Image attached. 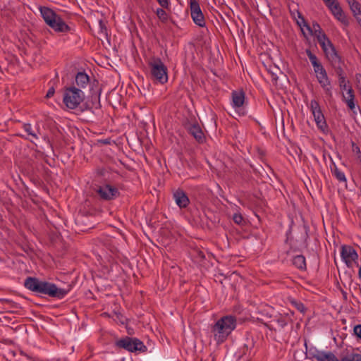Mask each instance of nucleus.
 <instances>
[{
	"label": "nucleus",
	"instance_id": "nucleus-3",
	"mask_svg": "<svg viewBox=\"0 0 361 361\" xmlns=\"http://www.w3.org/2000/svg\"><path fill=\"white\" fill-rule=\"evenodd\" d=\"M40 13L44 22L55 32H67L70 30V27L64 20L52 9L41 6L39 8Z\"/></svg>",
	"mask_w": 361,
	"mask_h": 361
},
{
	"label": "nucleus",
	"instance_id": "nucleus-29",
	"mask_svg": "<svg viewBox=\"0 0 361 361\" xmlns=\"http://www.w3.org/2000/svg\"><path fill=\"white\" fill-rule=\"evenodd\" d=\"M156 13L161 22L167 21L168 16H167L166 11L163 8H157Z\"/></svg>",
	"mask_w": 361,
	"mask_h": 361
},
{
	"label": "nucleus",
	"instance_id": "nucleus-21",
	"mask_svg": "<svg viewBox=\"0 0 361 361\" xmlns=\"http://www.w3.org/2000/svg\"><path fill=\"white\" fill-rule=\"evenodd\" d=\"M330 62L334 68L336 74L338 75V78H340V77H345L343 70L341 66V58L338 56V61L336 60V62H334V61H330Z\"/></svg>",
	"mask_w": 361,
	"mask_h": 361
},
{
	"label": "nucleus",
	"instance_id": "nucleus-39",
	"mask_svg": "<svg viewBox=\"0 0 361 361\" xmlns=\"http://www.w3.org/2000/svg\"><path fill=\"white\" fill-rule=\"evenodd\" d=\"M54 92H55L54 88L53 87H50L47 92L46 97L47 98L51 97L54 94Z\"/></svg>",
	"mask_w": 361,
	"mask_h": 361
},
{
	"label": "nucleus",
	"instance_id": "nucleus-8",
	"mask_svg": "<svg viewBox=\"0 0 361 361\" xmlns=\"http://www.w3.org/2000/svg\"><path fill=\"white\" fill-rule=\"evenodd\" d=\"M310 108L318 128L325 132L327 129V124L319 103L316 100H312L310 102Z\"/></svg>",
	"mask_w": 361,
	"mask_h": 361
},
{
	"label": "nucleus",
	"instance_id": "nucleus-42",
	"mask_svg": "<svg viewBox=\"0 0 361 361\" xmlns=\"http://www.w3.org/2000/svg\"><path fill=\"white\" fill-rule=\"evenodd\" d=\"M0 300L2 302H6V303H13L12 301H11L10 300L8 299H0Z\"/></svg>",
	"mask_w": 361,
	"mask_h": 361
},
{
	"label": "nucleus",
	"instance_id": "nucleus-13",
	"mask_svg": "<svg viewBox=\"0 0 361 361\" xmlns=\"http://www.w3.org/2000/svg\"><path fill=\"white\" fill-rule=\"evenodd\" d=\"M189 133L199 143H203L205 141V135L197 123L190 125L188 128Z\"/></svg>",
	"mask_w": 361,
	"mask_h": 361
},
{
	"label": "nucleus",
	"instance_id": "nucleus-20",
	"mask_svg": "<svg viewBox=\"0 0 361 361\" xmlns=\"http://www.w3.org/2000/svg\"><path fill=\"white\" fill-rule=\"evenodd\" d=\"M293 264L299 269H306V262L305 257L302 255L295 256L292 260Z\"/></svg>",
	"mask_w": 361,
	"mask_h": 361
},
{
	"label": "nucleus",
	"instance_id": "nucleus-9",
	"mask_svg": "<svg viewBox=\"0 0 361 361\" xmlns=\"http://www.w3.org/2000/svg\"><path fill=\"white\" fill-rule=\"evenodd\" d=\"M341 255L342 259L348 267H352L353 263L358 266L357 262V260L358 259V255L356 250L352 246L343 245L341 247Z\"/></svg>",
	"mask_w": 361,
	"mask_h": 361
},
{
	"label": "nucleus",
	"instance_id": "nucleus-10",
	"mask_svg": "<svg viewBox=\"0 0 361 361\" xmlns=\"http://www.w3.org/2000/svg\"><path fill=\"white\" fill-rule=\"evenodd\" d=\"M190 14L193 22L199 27L205 26V20L197 0H190Z\"/></svg>",
	"mask_w": 361,
	"mask_h": 361
},
{
	"label": "nucleus",
	"instance_id": "nucleus-49",
	"mask_svg": "<svg viewBox=\"0 0 361 361\" xmlns=\"http://www.w3.org/2000/svg\"><path fill=\"white\" fill-rule=\"evenodd\" d=\"M360 94L361 95V87H360Z\"/></svg>",
	"mask_w": 361,
	"mask_h": 361
},
{
	"label": "nucleus",
	"instance_id": "nucleus-37",
	"mask_svg": "<svg viewBox=\"0 0 361 361\" xmlns=\"http://www.w3.org/2000/svg\"><path fill=\"white\" fill-rule=\"evenodd\" d=\"M159 4L164 8H168L169 6V0H157Z\"/></svg>",
	"mask_w": 361,
	"mask_h": 361
},
{
	"label": "nucleus",
	"instance_id": "nucleus-23",
	"mask_svg": "<svg viewBox=\"0 0 361 361\" xmlns=\"http://www.w3.org/2000/svg\"><path fill=\"white\" fill-rule=\"evenodd\" d=\"M296 13L299 18V20H297V24L300 27H302V26L306 27L307 30L310 32V33L312 34V30L311 27L306 23V21H305L304 17L302 16V15L301 14V13L298 10H296Z\"/></svg>",
	"mask_w": 361,
	"mask_h": 361
},
{
	"label": "nucleus",
	"instance_id": "nucleus-27",
	"mask_svg": "<svg viewBox=\"0 0 361 361\" xmlns=\"http://www.w3.org/2000/svg\"><path fill=\"white\" fill-rule=\"evenodd\" d=\"M23 129L27 133V135L32 137L34 139H38L37 133L39 132L38 130H33L31 124L30 123H24L23 124Z\"/></svg>",
	"mask_w": 361,
	"mask_h": 361
},
{
	"label": "nucleus",
	"instance_id": "nucleus-35",
	"mask_svg": "<svg viewBox=\"0 0 361 361\" xmlns=\"http://www.w3.org/2000/svg\"><path fill=\"white\" fill-rule=\"evenodd\" d=\"M295 305V307L301 312H304L305 311V307L304 305L300 302H295L294 301L293 302Z\"/></svg>",
	"mask_w": 361,
	"mask_h": 361
},
{
	"label": "nucleus",
	"instance_id": "nucleus-47",
	"mask_svg": "<svg viewBox=\"0 0 361 361\" xmlns=\"http://www.w3.org/2000/svg\"><path fill=\"white\" fill-rule=\"evenodd\" d=\"M103 143L107 144V143H109V142L107 140H104V141H103Z\"/></svg>",
	"mask_w": 361,
	"mask_h": 361
},
{
	"label": "nucleus",
	"instance_id": "nucleus-19",
	"mask_svg": "<svg viewBox=\"0 0 361 361\" xmlns=\"http://www.w3.org/2000/svg\"><path fill=\"white\" fill-rule=\"evenodd\" d=\"M90 81L89 76L84 72H79L75 76V82L78 86L84 88Z\"/></svg>",
	"mask_w": 361,
	"mask_h": 361
},
{
	"label": "nucleus",
	"instance_id": "nucleus-43",
	"mask_svg": "<svg viewBox=\"0 0 361 361\" xmlns=\"http://www.w3.org/2000/svg\"><path fill=\"white\" fill-rule=\"evenodd\" d=\"M334 0H323L324 3L325 4L326 6L330 4L332 1Z\"/></svg>",
	"mask_w": 361,
	"mask_h": 361
},
{
	"label": "nucleus",
	"instance_id": "nucleus-6",
	"mask_svg": "<svg viewBox=\"0 0 361 361\" xmlns=\"http://www.w3.org/2000/svg\"><path fill=\"white\" fill-rule=\"evenodd\" d=\"M116 345L118 348H123L130 352H145L147 350V347L142 341L137 338L128 336L117 341Z\"/></svg>",
	"mask_w": 361,
	"mask_h": 361
},
{
	"label": "nucleus",
	"instance_id": "nucleus-18",
	"mask_svg": "<svg viewBox=\"0 0 361 361\" xmlns=\"http://www.w3.org/2000/svg\"><path fill=\"white\" fill-rule=\"evenodd\" d=\"M343 97L344 102L347 104V106L349 107V109L352 111H354L355 109V104L354 102L355 95L353 94V89L350 87L346 92V95H343Z\"/></svg>",
	"mask_w": 361,
	"mask_h": 361
},
{
	"label": "nucleus",
	"instance_id": "nucleus-15",
	"mask_svg": "<svg viewBox=\"0 0 361 361\" xmlns=\"http://www.w3.org/2000/svg\"><path fill=\"white\" fill-rule=\"evenodd\" d=\"M232 105L235 109H240L243 106L245 102V93L240 91H233Z\"/></svg>",
	"mask_w": 361,
	"mask_h": 361
},
{
	"label": "nucleus",
	"instance_id": "nucleus-2",
	"mask_svg": "<svg viewBox=\"0 0 361 361\" xmlns=\"http://www.w3.org/2000/svg\"><path fill=\"white\" fill-rule=\"evenodd\" d=\"M236 319L233 316H225L219 319L212 328L214 340L217 343L224 342L235 329Z\"/></svg>",
	"mask_w": 361,
	"mask_h": 361
},
{
	"label": "nucleus",
	"instance_id": "nucleus-1",
	"mask_svg": "<svg viewBox=\"0 0 361 361\" xmlns=\"http://www.w3.org/2000/svg\"><path fill=\"white\" fill-rule=\"evenodd\" d=\"M24 286L37 294L47 295L58 299L63 298L71 290L70 286L68 288H60L54 283L40 281L37 278L30 276L25 280Z\"/></svg>",
	"mask_w": 361,
	"mask_h": 361
},
{
	"label": "nucleus",
	"instance_id": "nucleus-7",
	"mask_svg": "<svg viewBox=\"0 0 361 361\" xmlns=\"http://www.w3.org/2000/svg\"><path fill=\"white\" fill-rule=\"evenodd\" d=\"M318 42L322 47L329 61L336 62V60L338 61V56L339 55L327 35H322V37L319 38Z\"/></svg>",
	"mask_w": 361,
	"mask_h": 361
},
{
	"label": "nucleus",
	"instance_id": "nucleus-22",
	"mask_svg": "<svg viewBox=\"0 0 361 361\" xmlns=\"http://www.w3.org/2000/svg\"><path fill=\"white\" fill-rule=\"evenodd\" d=\"M338 361H361V354L350 353L345 355H341Z\"/></svg>",
	"mask_w": 361,
	"mask_h": 361
},
{
	"label": "nucleus",
	"instance_id": "nucleus-11",
	"mask_svg": "<svg viewBox=\"0 0 361 361\" xmlns=\"http://www.w3.org/2000/svg\"><path fill=\"white\" fill-rule=\"evenodd\" d=\"M97 194L104 200H111L119 196V191L117 188L109 184H105L99 187L97 190Z\"/></svg>",
	"mask_w": 361,
	"mask_h": 361
},
{
	"label": "nucleus",
	"instance_id": "nucleus-46",
	"mask_svg": "<svg viewBox=\"0 0 361 361\" xmlns=\"http://www.w3.org/2000/svg\"><path fill=\"white\" fill-rule=\"evenodd\" d=\"M357 158L359 159V160L361 163V153H360V155L357 157Z\"/></svg>",
	"mask_w": 361,
	"mask_h": 361
},
{
	"label": "nucleus",
	"instance_id": "nucleus-30",
	"mask_svg": "<svg viewBox=\"0 0 361 361\" xmlns=\"http://www.w3.org/2000/svg\"><path fill=\"white\" fill-rule=\"evenodd\" d=\"M314 68V71L316 73V77L318 76V75H321L322 73H326V70L322 65L320 62H318L317 63H315L312 66Z\"/></svg>",
	"mask_w": 361,
	"mask_h": 361
},
{
	"label": "nucleus",
	"instance_id": "nucleus-41",
	"mask_svg": "<svg viewBox=\"0 0 361 361\" xmlns=\"http://www.w3.org/2000/svg\"><path fill=\"white\" fill-rule=\"evenodd\" d=\"M269 72H270V73H271V74L272 80H273L276 81V80H277V79H278V77H277V74H276V73H275V72H274V71H269Z\"/></svg>",
	"mask_w": 361,
	"mask_h": 361
},
{
	"label": "nucleus",
	"instance_id": "nucleus-38",
	"mask_svg": "<svg viewBox=\"0 0 361 361\" xmlns=\"http://www.w3.org/2000/svg\"><path fill=\"white\" fill-rule=\"evenodd\" d=\"M338 81L341 88L342 90H346L345 78L340 77V78H338Z\"/></svg>",
	"mask_w": 361,
	"mask_h": 361
},
{
	"label": "nucleus",
	"instance_id": "nucleus-5",
	"mask_svg": "<svg viewBox=\"0 0 361 361\" xmlns=\"http://www.w3.org/2000/svg\"><path fill=\"white\" fill-rule=\"evenodd\" d=\"M84 98L85 94L81 90L75 87H70L65 89L63 102L67 108L75 109Z\"/></svg>",
	"mask_w": 361,
	"mask_h": 361
},
{
	"label": "nucleus",
	"instance_id": "nucleus-25",
	"mask_svg": "<svg viewBox=\"0 0 361 361\" xmlns=\"http://www.w3.org/2000/svg\"><path fill=\"white\" fill-rule=\"evenodd\" d=\"M274 322H275L276 329L277 328L280 330L287 325L288 319L286 317L279 315L276 317Z\"/></svg>",
	"mask_w": 361,
	"mask_h": 361
},
{
	"label": "nucleus",
	"instance_id": "nucleus-4",
	"mask_svg": "<svg viewBox=\"0 0 361 361\" xmlns=\"http://www.w3.org/2000/svg\"><path fill=\"white\" fill-rule=\"evenodd\" d=\"M150 69L151 77L160 82L164 84L168 81V69L161 59L152 57L148 61Z\"/></svg>",
	"mask_w": 361,
	"mask_h": 361
},
{
	"label": "nucleus",
	"instance_id": "nucleus-48",
	"mask_svg": "<svg viewBox=\"0 0 361 361\" xmlns=\"http://www.w3.org/2000/svg\"><path fill=\"white\" fill-rule=\"evenodd\" d=\"M358 84L359 87H361L360 82H358Z\"/></svg>",
	"mask_w": 361,
	"mask_h": 361
},
{
	"label": "nucleus",
	"instance_id": "nucleus-34",
	"mask_svg": "<svg viewBox=\"0 0 361 361\" xmlns=\"http://www.w3.org/2000/svg\"><path fill=\"white\" fill-rule=\"evenodd\" d=\"M99 26L101 33L103 34L104 35H106L107 30H106L105 23H104V21L102 20H99Z\"/></svg>",
	"mask_w": 361,
	"mask_h": 361
},
{
	"label": "nucleus",
	"instance_id": "nucleus-36",
	"mask_svg": "<svg viewBox=\"0 0 361 361\" xmlns=\"http://www.w3.org/2000/svg\"><path fill=\"white\" fill-rule=\"evenodd\" d=\"M354 334L361 340V324L355 326Z\"/></svg>",
	"mask_w": 361,
	"mask_h": 361
},
{
	"label": "nucleus",
	"instance_id": "nucleus-44",
	"mask_svg": "<svg viewBox=\"0 0 361 361\" xmlns=\"http://www.w3.org/2000/svg\"><path fill=\"white\" fill-rule=\"evenodd\" d=\"M290 12H291V15H292L294 18H295V14L297 15V13H296V10H295V11H290Z\"/></svg>",
	"mask_w": 361,
	"mask_h": 361
},
{
	"label": "nucleus",
	"instance_id": "nucleus-16",
	"mask_svg": "<svg viewBox=\"0 0 361 361\" xmlns=\"http://www.w3.org/2000/svg\"><path fill=\"white\" fill-rule=\"evenodd\" d=\"M345 1L356 20H359L361 18V4L357 0H345Z\"/></svg>",
	"mask_w": 361,
	"mask_h": 361
},
{
	"label": "nucleus",
	"instance_id": "nucleus-14",
	"mask_svg": "<svg viewBox=\"0 0 361 361\" xmlns=\"http://www.w3.org/2000/svg\"><path fill=\"white\" fill-rule=\"evenodd\" d=\"M173 196L176 204L180 208H185L190 203L187 194L183 190L178 189L176 190Z\"/></svg>",
	"mask_w": 361,
	"mask_h": 361
},
{
	"label": "nucleus",
	"instance_id": "nucleus-33",
	"mask_svg": "<svg viewBox=\"0 0 361 361\" xmlns=\"http://www.w3.org/2000/svg\"><path fill=\"white\" fill-rule=\"evenodd\" d=\"M233 220L238 225H241L244 222V219L240 214H234Z\"/></svg>",
	"mask_w": 361,
	"mask_h": 361
},
{
	"label": "nucleus",
	"instance_id": "nucleus-40",
	"mask_svg": "<svg viewBox=\"0 0 361 361\" xmlns=\"http://www.w3.org/2000/svg\"><path fill=\"white\" fill-rule=\"evenodd\" d=\"M353 151L356 153L357 157L360 155V153H361L360 147L355 145L354 143H353Z\"/></svg>",
	"mask_w": 361,
	"mask_h": 361
},
{
	"label": "nucleus",
	"instance_id": "nucleus-50",
	"mask_svg": "<svg viewBox=\"0 0 361 361\" xmlns=\"http://www.w3.org/2000/svg\"><path fill=\"white\" fill-rule=\"evenodd\" d=\"M24 355L29 358V356L25 354Z\"/></svg>",
	"mask_w": 361,
	"mask_h": 361
},
{
	"label": "nucleus",
	"instance_id": "nucleus-45",
	"mask_svg": "<svg viewBox=\"0 0 361 361\" xmlns=\"http://www.w3.org/2000/svg\"><path fill=\"white\" fill-rule=\"evenodd\" d=\"M359 78H361V74L356 75V79L358 80Z\"/></svg>",
	"mask_w": 361,
	"mask_h": 361
},
{
	"label": "nucleus",
	"instance_id": "nucleus-24",
	"mask_svg": "<svg viewBox=\"0 0 361 361\" xmlns=\"http://www.w3.org/2000/svg\"><path fill=\"white\" fill-rule=\"evenodd\" d=\"M311 28L312 30V34L311 35L315 36L317 37V41L319 40V38L322 37V35H326L323 32L320 25L317 23H313L312 27Z\"/></svg>",
	"mask_w": 361,
	"mask_h": 361
},
{
	"label": "nucleus",
	"instance_id": "nucleus-12",
	"mask_svg": "<svg viewBox=\"0 0 361 361\" xmlns=\"http://www.w3.org/2000/svg\"><path fill=\"white\" fill-rule=\"evenodd\" d=\"M310 355L312 358H314L317 361H338V359L331 352L314 350V351L310 350Z\"/></svg>",
	"mask_w": 361,
	"mask_h": 361
},
{
	"label": "nucleus",
	"instance_id": "nucleus-17",
	"mask_svg": "<svg viewBox=\"0 0 361 361\" xmlns=\"http://www.w3.org/2000/svg\"><path fill=\"white\" fill-rule=\"evenodd\" d=\"M317 78L318 80L319 83L321 85V86L324 88L326 93L329 95H331V91L329 87L330 86V80L328 78L327 73H324L321 75H318L317 76Z\"/></svg>",
	"mask_w": 361,
	"mask_h": 361
},
{
	"label": "nucleus",
	"instance_id": "nucleus-32",
	"mask_svg": "<svg viewBox=\"0 0 361 361\" xmlns=\"http://www.w3.org/2000/svg\"><path fill=\"white\" fill-rule=\"evenodd\" d=\"M312 65H314L315 63H317L318 62H319L318 61V59L317 57L316 56V55H314V54L312 53V51L310 50V49H306L305 51Z\"/></svg>",
	"mask_w": 361,
	"mask_h": 361
},
{
	"label": "nucleus",
	"instance_id": "nucleus-31",
	"mask_svg": "<svg viewBox=\"0 0 361 361\" xmlns=\"http://www.w3.org/2000/svg\"><path fill=\"white\" fill-rule=\"evenodd\" d=\"M334 176L336 177V178L341 181V182H346V178L345 174L338 170L336 167H335V169L334 171Z\"/></svg>",
	"mask_w": 361,
	"mask_h": 361
},
{
	"label": "nucleus",
	"instance_id": "nucleus-28",
	"mask_svg": "<svg viewBox=\"0 0 361 361\" xmlns=\"http://www.w3.org/2000/svg\"><path fill=\"white\" fill-rule=\"evenodd\" d=\"M326 7L330 10L333 16H334V13H338L341 10H343L336 0L332 1L330 4L326 6Z\"/></svg>",
	"mask_w": 361,
	"mask_h": 361
},
{
	"label": "nucleus",
	"instance_id": "nucleus-26",
	"mask_svg": "<svg viewBox=\"0 0 361 361\" xmlns=\"http://www.w3.org/2000/svg\"><path fill=\"white\" fill-rule=\"evenodd\" d=\"M334 16L343 25L345 26H348L349 25V20L343 10H341L338 13H334Z\"/></svg>",
	"mask_w": 361,
	"mask_h": 361
}]
</instances>
